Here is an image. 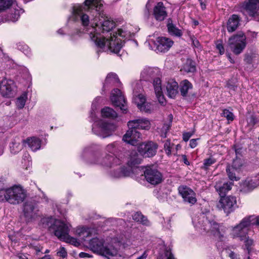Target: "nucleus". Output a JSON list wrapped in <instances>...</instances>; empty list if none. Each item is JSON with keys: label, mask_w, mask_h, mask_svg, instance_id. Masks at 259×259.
<instances>
[{"label": "nucleus", "mask_w": 259, "mask_h": 259, "mask_svg": "<svg viewBox=\"0 0 259 259\" xmlns=\"http://www.w3.org/2000/svg\"><path fill=\"white\" fill-rule=\"evenodd\" d=\"M115 27V22L107 17L105 18L101 13L100 16L98 15L95 26L89 29L90 38L98 48L102 49L107 45L111 52L117 53L122 47V42L120 38H118V36L123 38L126 32L119 29L117 32H114L112 35L110 34L108 38L101 34V33L110 32Z\"/></svg>", "instance_id": "f257e3e1"}, {"label": "nucleus", "mask_w": 259, "mask_h": 259, "mask_svg": "<svg viewBox=\"0 0 259 259\" xmlns=\"http://www.w3.org/2000/svg\"><path fill=\"white\" fill-rule=\"evenodd\" d=\"M102 0H85L83 5L74 7L73 15L75 20H79L81 25L89 27L95 26L98 15H101ZM89 32V30H88Z\"/></svg>", "instance_id": "f03ea898"}, {"label": "nucleus", "mask_w": 259, "mask_h": 259, "mask_svg": "<svg viewBox=\"0 0 259 259\" xmlns=\"http://www.w3.org/2000/svg\"><path fill=\"white\" fill-rule=\"evenodd\" d=\"M259 225V217L250 215L243 218L238 224L232 226L230 235L233 239L243 242L245 249L249 254L251 246L253 245V240L248 236V232L251 226Z\"/></svg>", "instance_id": "7ed1b4c3"}, {"label": "nucleus", "mask_w": 259, "mask_h": 259, "mask_svg": "<svg viewBox=\"0 0 259 259\" xmlns=\"http://www.w3.org/2000/svg\"><path fill=\"white\" fill-rule=\"evenodd\" d=\"M215 217L210 212L202 213L198 217L197 222L193 220L194 225L204 231H211L213 234L222 240L225 237L227 228L223 224H219L214 221Z\"/></svg>", "instance_id": "20e7f679"}, {"label": "nucleus", "mask_w": 259, "mask_h": 259, "mask_svg": "<svg viewBox=\"0 0 259 259\" xmlns=\"http://www.w3.org/2000/svg\"><path fill=\"white\" fill-rule=\"evenodd\" d=\"M41 222L45 228H48L50 231L53 232L60 240L72 243L76 241V239L69 235V228L63 222L52 217L43 218Z\"/></svg>", "instance_id": "39448f33"}, {"label": "nucleus", "mask_w": 259, "mask_h": 259, "mask_svg": "<svg viewBox=\"0 0 259 259\" xmlns=\"http://www.w3.org/2000/svg\"><path fill=\"white\" fill-rule=\"evenodd\" d=\"M127 125L129 129L123 136L122 140L135 146L138 145V141L141 139V134L138 130H148L150 127V123L146 118H142L129 121Z\"/></svg>", "instance_id": "423d86ee"}, {"label": "nucleus", "mask_w": 259, "mask_h": 259, "mask_svg": "<svg viewBox=\"0 0 259 259\" xmlns=\"http://www.w3.org/2000/svg\"><path fill=\"white\" fill-rule=\"evenodd\" d=\"M160 71L158 68L146 67L141 73V77L146 81L153 80L155 95L159 102L164 103L165 100L162 91L161 81L160 79Z\"/></svg>", "instance_id": "0eeeda50"}, {"label": "nucleus", "mask_w": 259, "mask_h": 259, "mask_svg": "<svg viewBox=\"0 0 259 259\" xmlns=\"http://www.w3.org/2000/svg\"><path fill=\"white\" fill-rule=\"evenodd\" d=\"M104 243L103 240L94 238L90 241L89 246L94 252L106 257L113 256L116 254V249L104 246Z\"/></svg>", "instance_id": "6e6552de"}, {"label": "nucleus", "mask_w": 259, "mask_h": 259, "mask_svg": "<svg viewBox=\"0 0 259 259\" xmlns=\"http://www.w3.org/2000/svg\"><path fill=\"white\" fill-rule=\"evenodd\" d=\"M246 36L242 32H239L229 38L228 45L231 51L235 55H239L245 49L246 42Z\"/></svg>", "instance_id": "1a4fd4ad"}, {"label": "nucleus", "mask_w": 259, "mask_h": 259, "mask_svg": "<svg viewBox=\"0 0 259 259\" xmlns=\"http://www.w3.org/2000/svg\"><path fill=\"white\" fill-rule=\"evenodd\" d=\"M115 128L114 124L100 120L93 125L92 131L96 135L105 138L110 136Z\"/></svg>", "instance_id": "9d476101"}, {"label": "nucleus", "mask_w": 259, "mask_h": 259, "mask_svg": "<svg viewBox=\"0 0 259 259\" xmlns=\"http://www.w3.org/2000/svg\"><path fill=\"white\" fill-rule=\"evenodd\" d=\"M241 11L259 21V0H248L241 4Z\"/></svg>", "instance_id": "9b49d317"}, {"label": "nucleus", "mask_w": 259, "mask_h": 259, "mask_svg": "<svg viewBox=\"0 0 259 259\" xmlns=\"http://www.w3.org/2000/svg\"><path fill=\"white\" fill-rule=\"evenodd\" d=\"M23 211L27 223L35 221L39 216L37 206L32 201H27L24 203Z\"/></svg>", "instance_id": "f8f14e48"}, {"label": "nucleus", "mask_w": 259, "mask_h": 259, "mask_svg": "<svg viewBox=\"0 0 259 259\" xmlns=\"http://www.w3.org/2000/svg\"><path fill=\"white\" fill-rule=\"evenodd\" d=\"M218 207L223 209L228 215L233 212L237 207L236 198L234 196L222 197L217 204Z\"/></svg>", "instance_id": "ddd939ff"}, {"label": "nucleus", "mask_w": 259, "mask_h": 259, "mask_svg": "<svg viewBox=\"0 0 259 259\" xmlns=\"http://www.w3.org/2000/svg\"><path fill=\"white\" fill-rule=\"evenodd\" d=\"M146 181L153 185H156L162 181V175L156 168L148 166L144 171Z\"/></svg>", "instance_id": "4468645a"}, {"label": "nucleus", "mask_w": 259, "mask_h": 259, "mask_svg": "<svg viewBox=\"0 0 259 259\" xmlns=\"http://www.w3.org/2000/svg\"><path fill=\"white\" fill-rule=\"evenodd\" d=\"M157 145L152 142L142 143L139 145L138 150L145 157H151L156 154Z\"/></svg>", "instance_id": "2eb2a0df"}, {"label": "nucleus", "mask_w": 259, "mask_h": 259, "mask_svg": "<svg viewBox=\"0 0 259 259\" xmlns=\"http://www.w3.org/2000/svg\"><path fill=\"white\" fill-rule=\"evenodd\" d=\"M110 98L114 106L119 107L123 113H126V108H125L126 100L120 90L114 89L112 91Z\"/></svg>", "instance_id": "dca6fc26"}, {"label": "nucleus", "mask_w": 259, "mask_h": 259, "mask_svg": "<svg viewBox=\"0 0 259 259\" xmlns=\"http://www.w3.org/2000/svg\"><path fill=\"white\" fill-rule=\"evenodd\" d=\"M122 160L118 156H112L110 154H107L103 158H98L94 163L101 164L103 166L114 168L121 164Z\"/></svg>", "instance_id": "f3484780"}, {"label": "nucleus", "mask_w": 259, "mask_h": 259, "mask_svg": "<svg viewBox=\"0 0 259 259\" xmlns=\"http://www.w3.org/2000/svg\"><path fill=\"white\" fill-rule=\"evenodd\" d=\"M8 193L10 195L9 202L13 204L22 202L26 197V194L24 190L18 187H14L10 188V191Z\"/></svg>", "instance_id": "a211bd4d"}, {"label": "nucleus", "mask_w": 259, "mask_h": 259, "mask_svg": "<svg viewBox=\"0 0 259 259\" xmlns=\"http://www.w3.org/2000/svg\"><path fill=\"white\" fill-rule=\"evenodd\" d=\"M15 85L11 79H3L0 82V93L3 97L11 98L13 97Z\"/></svg>", "instance_id": "6ab92c4d"}, {"label": "nucleus", "mask_w": 259, "mask_h": 259, "mask_svg": "<svg viewBox=\"0 0 259 259\" xmlns=\"http://www.w3.org/2000/svg\"><path fill=\"white\" fill-rule=\"evenodd\" d=\"M179 192L185 202L191 205L194 204L196 202V194L189 187L186 186L180 187Z\"/></svg>", "instance_id": "aec40b11"}, {"label": "nucleus", "mask_w": 259, "mask_h": 259, "mask_svg": "<svg viewBox=\"0 0 259 259\" xmlns=\"http://www.w3.org/2000/svg\"><path fill=\"white\" fill-rule=\"evenodd\" d=\"M173 41L170 39L161 37H158L154 42L155 50L159 52L164 53L167 52L173 45Z\"/></svg>", "instance_id": "412c9836"}, {"label": "nucleus", "mask_w": 259, "mask_h": 259, "mask_svg": "<svg viewBox=\"0 0 259 259\" xmlns=\"http://www.w3.org/2000/svg\"><path fill=\"white\" fill-rule=\"evenodd\" d=\"M153 15L156 21H163L167 16L166 8L162 2H158L153 8Z\"/></svg>", "instance_id": "4be33fe9"}, {"label": "nucleus", "mask_w": 259, "mask_h": 259, "mask_svg": "<svg viewBox=\"0 0 259 259\" xmlns=\"http://www.w3.org/2000/svg\"><path fill=\"white\" fill-rule=\"evenodd\" d=\"M133 174L131 168L121 166L116 169H113L109 172V175L114 178H120L129 177Z\"/></svg>", "instance_id": "5701e85b"}, {"label": "nucleus", "mask_w": 259, "mask_h": 259, "mask_svg": "<svg viewBox=\"0 0 259 259\" xmlns=\"http://www.w3.org/2000/svg\"><path fill=\"white\" fill-rule=\"evenodd\" d=\"M241 18L236 14L232 15L227 22V29L229 32L235 31L240 25Z\"/></svg>", "instance_id": "b1692460"}, {"label": "nucleus", "mask_w": 259, "mask_h": 259, "mask_svg": "<svg viewBox=\"0 0 259 259\" xmlns=\"http://www.w3.org/2000/svg\"><path fill=\"white\" fill-rule=\"evenodd\" d=\"M233 185L232 182H217L214 186L215 190L219 193L221 198L224 197L227 192L230 191Z\"/></svg>", "instance_id": "393cba45"}, {"label": "nucleus", "mask_w": 259, "mask_h": 259, "mask_svg": "<svg viewBox=\"0 0 259 259\" xmlns=\"http://www.w3.org/2000/svg\"><path fill=\"white\" fill-rule=\"evenodd\" d=\"M134 96H136V102L137 104V106L141 110H144L146 112H148L150 109L148 104L146 102V98L141 94H138V91L134 89L133 90Z\"/></svg>", "instance_id": "a878e982"}, {"label": "nucleus", "mask_w": 259, "mask_h": 259, "mask_svg": "<svg viewBox=\"0 0 259 259\" xmlns=\"http://www.w3.org/2000/svg\"><path fill=\"white\" fill-rule=\"evenodd\" d=\"M179 85L176 81L170 80L168 81L166 87L167 95L170 98H175L178 93Z\"/></svg>", "instance_id": "bb28decb"}, {"label": "nucleus", "mask_w": 259, "mask_h": 259, "mask_svg": "<svg viewBox=\"0 0 259 259\" xmlns=\"http://www.w3.org/2000/svg\"><path fill=\"white\" fill-rule=\"evenodd\" d=\"M181 95L183 97H187L190 91L193 89L192 84L187 79L182 80L179 85Z\"/></svg>", "instance_id": "cd10ccee"}, {"label": "nucleus", "mask_w": 259, "mask_h": 259, "mask_svg": "<svg viewBox=\"0 0 259 259\" xmlns=\"http://www.w3.org/2000/svg\"><path fill=\"white\" fill-rule=\"evenodd\" d=\"M167 27L168 32L171 35L178 37H180L182 35V31L172 23V20L170 18L168 19Z\"/></svg>", "instance_id": "c85d7f7f"}, {"label": "nucleus", "mask_w": 259, "mask_h": 259, "mask_svg": "<svg viewBox=\"0 0 259 259\" xmlns=\"http://www.w3.org/2000/svg\"><path fill=\"white\" fill-rule=\"evenodd\" d=\"M133 219L146 226H149L151 225L150 221L147 219V217L143 215L140 212L135 213L133 215Z\"/></svg>", "instance_id": "c756f323"}, {"label": "nucleus", "mask_w": 259, "mask_h": 259, "mask_svg": "<svg viewBox=\"0 0 259 259\" xmlns=\"http://www.w3.org/2000/svg\"><path fill=\"white\" fill-rule=\"evenodd\" d=\"M105 150L107 152L111 153L112 156H118L120 151L119 144L117 142H114L106 146Z\"/></svg>", "instance_id": "7c9ffc66"}, {"label": "nucleus", "mask_w": 259, "mask_h": 259, "mask_svg": "<svg viewBox=\"0 0 259 259\" xmlns=\"http://www.w3.org/2000/svg\"><path fill=\"white\" fill-rule=\"evenodd\" d=\"M119 82L120 81L117 74L114 73H110L106 77L103 88L105 89L106 86H107L108 84H114Z\"/></svg>", "instance_id": "2f4dec72"}, {"label": "nucleus", "mask_w": 259, "mask_h": 259, "mask_svg": "<svg viewBox=\"0 0 259 259\" xmlns=\"http://www.w3.org/2000/svg\"><path fill=\"white\" fill-rule=\"evenodd\" d=\"M27 142L33 151H35L40 149L41 146L40 140L36 138L33 137L27 139Z\"/></svg>", "instance_id": "473e14b6"}, {"label": "nucleus", "mask_w": 259, "mask_h": 259, "mask_svg": "<svg viewBox=\"0 0 259 259\" xmlns=\"http://www.w3.org/2000/svg\"><path fill=\"white\" fill-rule=\"evenodd\" d=\"M101 114L103 117L115 118L117 117V113L112 108L106 107L101 110Z\"/></svg>", "instance_id": "72a5a7b5"}, {"label": "nucleus", "mask_w": 259, "mask_h": 259, "mask_svg": "<svg viewBox=\"0 0 259 259\" xmlns=\"http://www.w3.org/2000/svg\"><path fill=\"white\" fill-rule=\"evenodd\" d=\"M184 69L187 72H194L196 71L195 62L192 60H187L184 65Z\"/></svg>", "instance_id": "f704fd0d"}, {"label": "nucleus", "mask_w": 259, "mask_h": 259, "mask_svg": "<svg viewBox=\"0 0 259 259\" xmlns=\"http://www.w3.org/2000/svg\"><path fill=\"white\" fill-rule=\"evenodd\" d=\"M238 170H236L235 168L230 167V165L227 167L226 171L230 180L234 181H237L239 179V178L236 176V172Z\"/></svg>", "instance_id": "c9c22d12"}, {"label": "nucleus", "mask_w": 259, "mask_h": 259, "mask_svg": "<svg viewBox=\"0 0 259 259\" xmlns=\"http://www.w3.org/2000/svg\"><path fill=\"white\" fill-rule=\"evenodd\" d=\"M27 98L26 93L23 94L20 97L17 98L16 101V105L19 109H22L25 105Z\"/></svg>", "instance_id": "e433bc0d"}, {"label": "nucleus", "mask_w": 259, "mask_h": 259, "mask_svg": "<svg viewBox=\"0 0 259 259\" xmlns=\"http://www.w3.org/2000/svg\"><path fill=\"white\" fill-rule=\"evenodd\" d=\"M244 185L248 187L249 189H253L259 185V181H257V179H249L246 180Z\"/></svg>", "instance_id": "4c0bfd02"}, {"label": "nucleus", "mask_w": 259, "mask_h": 259, "mask_svg": "<svg viewBox=\"0 0 259 259\" xmlns=\"http://www.w3.org/2000/svg\"><path fill=\"white\" fill-rule=\"evenodd\" d=\"M76 232L79 236L81 237L84 240H85V238L89 237L90 234L89 228L84 227L78 228L76 230Z\"/></svg>", "instance_id": "58836bf2"}, {"label": "nucleus", "mask_w": 259, "mask_h": 259, "mask_svg": "<svg viewBox=\"0 0 259 259\" xmlns=\"http://www.w3.org/2000/svg\"><path fill=\"white\" fill-rule=\"evenodd\" d=\"M141 163V159L138 158L137 155H134L133 156H131L130 158V159L127 161V164L128 165V167L131 168L133 166H135L137 164H139Z\"/></svg>", "instance_id": "ea45409f"}, {"label": "nucleus", "mask_w": 259, "mask_h": 259, "mask_svg": "<svg viewBox=\"0 0 259 259\" xmlns=\"http://www.w3.org/2000/svg\"><path fill=\"white\" fill-rule=\"evenodd\" d=\"M22 148V145L20 143L13 142L12 145L10 146V150L11 153L16 154L21 150Z\"/></svg>", "instance_id": "a19ab883"}, {"label": "nucleus", "mask_w": 259, "mask_h": 259, "mask_svg": "<svg viewBox=\"0 0 259 259\" xmlns=\"http://www.w3.org/2000/svg\"><path fill=\"white\" fill-rule=\"evenodd\" d=\"M216 162V160L212 158L209 157L208 158L205 159L204 160L203 165L201 167L203 169L205 170L209 169V167Z\"/></svg>", "instance_id": "79ce46f5"}, {"label": "nucleus", "mask_w": 259, "mask_h": 259, "mask_svg": "<svg viewBox=\"0 0 259 259\" xmlns=\"http://www.w3.org/2000/svg\"><path fill=\"white\" fill-rule=\"evenodd\" d=\"M10 191V188L0 190V201H7L9 202V197H10V195L8 192Z\"/></svg>", "instance_id": "37998d69"}, {"label": "nucleus", "mask_w": 259, "mask_h": 259, "mask_svg": "<svg viewBox=\"0 0 259 259\" xmlns=\"http://www.w3.org/2000/svg\"><path fill=\"white\" fill-rule=\"evenodd\" d=\"M243 165V160L242 158H236L233 160L232 166L230 167L234 168L236 170H238Z\"/></svg>", "instance_id": "c03bdc74"}, {"label": "nucleus", "mask_w": 259, "mask_h": 259, "mask_svg": "<svg viewBox=\"0 0 259 259\" xmlns=\"http://www.w3.org/2000/svg\"><path fill=\"white\" fill-rule=\"evenodd\" d=\"M174 146V144H171L169 140H166L164 144V149L166 154L169 156L171 153V149L172 147Z\"/></svg>", "instance_id": "a18cd8bd"}, {"label": "nucleus", "mask_w": 259, "mask_h": 259, "mask_svg": "<svg viewBox=\"0 0 259 259\" xmlns=\"http://www.w3.org/2000/svg\"><path fill=\"white\" fill-rule=\"evenodd\" d=\"M221 115L222 116L226 117L228 121H232L234 120L233 113L228 109H224Z\"/></svg>", "instance_id": "49530a36"}, {"label": "nucleus", "mask_w": 259, "mask_h": 259, "mask_svg": "<svg viewBox=\"0 0 259 259\" xmlns=\"http://www.w3.org/2000/svg\"><path fill=\"white\" fill-rule=\"evenodd\" d=\"M12 3V0H0V11L9 8Z\"/></svg>", "instance_id": "de8ad7c7"}, {"label": "nucleus", "mask_w": 259, "mask_h": 259, "mask_svg": "<svg viewBox=\"0 0 259 259\" xmlns=\"http://www.w3.org/2000/svg\"><path fill=\"white\" fill-rule=\"evenodd\" d=\"M247 123L250 126H253L257 123L258 120L256 116L254 114H251L247 119Z\"/></svg>", "instance_id": "09e8293b"}, {"label": "nucleus", "mask_w": 259, "mask_h": 259, "mask_svg": "<svg viewBox=\"0 0 259 259\" xmlns=\"http://www.w3.org/2000/svg\"><path fill=\"white\" fill-rule=\"evenodd\" d=\"M216 48L219 51L220 54L223 55L225 53V49L222 40H218L216 42Z\"/></svg>", "instance_id": "8fccbe9b"}, {"label": "nucleus", "mask_w": 259, "mask_h": 259, "mask_svg": "<svg viewBox=\"0 0 259 259\" xmlns=\"http://www.w3.org/2000/svg\"><path fill=\"white\" fill-rule=\"evenodd\" d=\"M57 254L59 256L65 258L67 255V253L64 247H61L60 248L59 251L57 252Z\"/></svg>", "instance_id": "3c124183"}, {"label": "nucleus", "mask_w": 259, "mask_h": 259, "mask_svg": "<svg viewBox=\"0 0 259 259\" xmlns=\"http://www.w3.org/2000/svg\"><path fill=\"white\" fill-rule=\"evenodd\" d=\"M234 149L236 154V158H241L242 157V148L241 147H239L238 146H234Z\"/></svg>", "instance_id": "603ef678"}, {"label": "nucleus", "mask_w": 259, "mask_h": 259, "mask_svg": "<svg viewBox=\"0 0 259 259\" xmlns=\"http://www.w3.org/2000/svg\"><path fill=\"white\" fill-rule=\"evenodd\" d=\"M194 132H185L183 134V139L185 142H187L194 134Z\"/></svg>", "instance_id": "864d4df0"}, {"label": "nucleus", "mask_w": 259, "mask_h": 259, "mask_svg": "<svg viewBox=\"0 0 259 259\" xmlns=\"http://www.w3.org/2000/svg\"><path fill=\"white\" fill-rule=\"evenodd\" d=\"M227 87L229 89L230 91H232L235 92L237 89V85L233 83L232 81H228L227 83Z\"/></svg>", "instance_id": "5fc2aeb1"}, {"label": "nucleus", "mask_w": 259, "mask_h": 259, "mask_svg": "<svg viewBox=\"0 0 259 259\" xmlns=\"http://www.w3.org/2000/svg\"><path fill=\"white\" fill-rule=\"evenodd\" d=\"M164 255L166 257V259H175L173 254L171 252L170 249H166L164 252Z\"/></svg>", "instance_id": "6e6d98bb"}, {"label": "nucleus", "mask_w": 259, "mask_h": 259, "mask_svg": "<svg viewBox=\"0 0 259 259\" xmlns=\"http://www.w3.org/2000/svg\"><path fill=\"white\" fill-rule=\"evenodd\" d=\"M199 140V138L193 139L190 141L189 146L191 148H195L197 145V141Z\"/></svg>", "instance_id": "4d7b16f0"}, {"label": "nucleus", "mask_w": 259, "mask_h": 259, "mask_svg": "<svg viewBox=\"0 0 259 259\" xmlns=\"http://www.w3.org/2000/svg\"><path fill=\"white\" fill-rule=\"evenodd\" d=\"M79 256L80 258H91L92 257V255L86 252H81L79 254Z\"/></svg>", "instance_id": "13d9d810"}, {"label": "nucleus", "mask_w": 259, "mask_h": 259, "mask_svg": "<svg viewBox=\"0 0 259 259\" xmlns=\"http://www.w3.org/2000/svg\"><path fill=\"white\" fill-rule=\"evenodd\" d=\"M90 149H91L90 147H85L83 149V152H82V155H81L82 158H84L85 155L88 154L89 151L90 150Z\"/></svg>", "instance_id": "bf43d9fd"}, {"label": "nucleus", "mask_w": 259, "mask_h": 259, "mask_svg": "<svg viewBox=\"0 0 259 259\" xmlns=\"http://www.w3.org/2000/svg\"><path fill=\"white\" fill-rule=\"evenodd\" d=\"M183 160L184 161V163L186 164L187 165H190V162L188 160L187 158V156L185 155H182Z\"/></svg>", "instance_id": "052dcab7"}, {"label": "nucleus", "mask_w": 259, "mask_h": 259, "mask_svg": "<svg viewBox=\"0 0 259 259\" xmlns=\"http://www.w3.org/2000/svg\"><path fill=\"white\" fill-rule=\"evenodd\" d=\"M148 256L146 251H144V253L137 259H146Z\"/></svg>", "instance_id": "680f3d73"}, {"label": "nucleus", "mask_w": 259, "mask_h": 259, "mask_svg": "<svg viewBox=\"0 0 259 259\" xmlns=\"http://www.w3.org/2000/svg\"><path fill=\"white\" fill-rule=\"evenodd\" d=\"M198 1L200 3V6H201V8L202 10H204L206 8V5H205V4L204 3V0H198Z\"/></svg>", "instance_id": "e2e57ef3"}, {"label": "nucleus", "mask_w": 259, "mask_h": 259, "mask_svg": "<svg viewBox=\"0 0 259 259\" xmlns=\"http://www.w3.org/2000/svg\"><path fill=\"white\" fill-rule=\"evenodd\" d=\"M229 256L232 259H236L237 255L234 252L231 251Z\"/></svg>", "instance_id": "0e129e2a"}, {"label": "nucleus", "mask_w": 259, "mask_h": 259, "mask_svg": "<svg viewBox=\"0 0 259 259\" xmlns=\"http://www.w3.org/2000/svg\"><path fill=\"white\" fill-rule=\"evenodd\" d=\"M193 44L196 47H198L199 45V42L197 40H193Z\"/></svg>", "instance_id": "69168bd1"}, {"label": "nucleus", "mask_w": 259, "mask_h": 259, "mask_svg": "<svg viewBox=\"0 0 259 259\" xmlns=\"http://www.w3.org/2000/svg\"><path fill=\"white\" fill-rule=\"evenodd\" d=\"M227 56H228V59H229V60L230 62L231 63H234V62H234V60H233V59L231 57L230 55L229 54H228L227 55Z\"/></svg>", "instance_id": "338daca9"}, {"label": "nucleus", "mask_w": 259, "mask_h": 259, "mask_svg": "<svg viewBox=\"0 0 259 259\" xmlns=\"http://www.w3.org/2000/svg\"><path fill=\"white\" fill-rule=\"evenodd\" d=\"M39 259H51L50 255H45L44 256L40 258Z\"/></svg>", "instance_id": "774afa93"}]
</instances>
